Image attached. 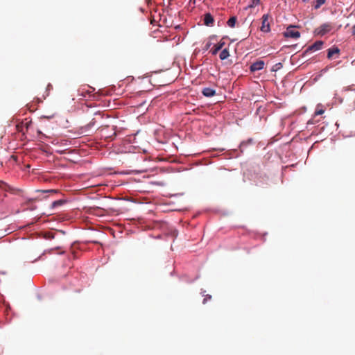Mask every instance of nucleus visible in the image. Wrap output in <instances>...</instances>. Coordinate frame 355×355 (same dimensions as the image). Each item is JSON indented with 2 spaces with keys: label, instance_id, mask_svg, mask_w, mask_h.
<instances>
[{
  "label": "nucleus",
  "instance_id": "obj_2",
  "mask_svg": "<svg viewBox=\"0 0 355 355\" xmlns=\"http://www.w3.org/2000/svg\"><path fill=\"white\" fill-rule=\"evenodd\" d=\"M323 45L322 41H316L314 44L309 46L302 53L303 55H305L311 52L315 51L320 50Z\"/></svg>",
  "mask_w": 355,
  "mask_h": 355
},
{
  "label": "nucleus",
  "instance_id": "obj_5",
  "mask_svg": "<svg viewBox=\"0 0 355 355\" xmlns=\"http://www.w3.org/2000/svg\"><path fill=\"white\" fill-rule=\"evenodd\" d=\"M202 94L206 97H212L216 95V90L211 87H205L202 90Z\"/></svg>",
  "mask_w": 355,
  "mask_h": 355
},
{
  "label": "nucleus",
  "instance_id": "obj_21",
  "mask_svg": "<svg viewBox=\"0 0 355 355\" xmlns=\"http://www.w3.org/2000/svg\"><path fill=\"white\" fill-rule=\"evenodd\" d=\"M261 81L263 82V87H265V82L263 80H261Z\"/></svg>",
  "mask_w": 355,
  "mask_h": 355
},
{
  "label": "nucleus",
  "instance_id": "obj_10",
  "mask_svg": "<svg viewBox=\"0 0 355 355\" xmlns=\"http://www.w3.org/2000/svg\"><path fill=\"white\" fill-rule=\"evenodd\" d=\"M229 55L230 54L228 50L227 49H225L220 52L219 57L220 60H223L227 59L229 57Z\"/></svg>",
  "mask_w": 355,
  "mask_h": 355
},
{
  "label": "nucleus",
  "instance_id": "obj_1",
  "mask_svg": "<svg viewBox=\"0 0 355 355\" xmlns=\"http://www.w3.org/2000/svg\"><path fill=\"white\" fill-rule=\"evenodd\" d=\"M333 26L329 23H325L316 28L314 31V34L319 36H323L330 32Z\"/></svg>",
  "mask_w": 355,
  "mask_h": 355
},
{
  "label": "nucleus",
  "instance_id": "obj_24",
  "mask_svg": "<svg viewBox=\"0 0 355 355\" xmlns=\"http://www.w3.org/2000/svg\"><path fill=\"white\" fill-rule=\"evenodd\" d=\"M37 132H38V134H42L41 131H40V130Z\"/></svg>",
  "mask_w": 355,
  "mask_h": 355
},
{
  "label": "nucleus",
  "instance_id": "obj_3",
  "mask_svg": "<svg viewBox=\"0 0 355 355\" xmlns=\"http://www.w3.org/2000/svg\"><path fill=\"white\" fill-rule=\"evenodd\" d=\"M284 35L286 37H291V38H294V39H297V38L300 37V32L297 31H295L293 26H290V27L287 28V29L284 32Z\"/></svg>",
  "mask_w": 355,
  "mask_h": 355
},
{
  "label": "nucleus",
  "instance_id": "obj_25",
  "mask_svg": "<svg viewBox=\"0 0 355 355\" xmlns=\"http://www.w3.org/2000/svg\"><path fill=\"white\" fill-rule=\"evenodd\" d=\"M206 299L205 298L203 300V303H205Z\"/></svg>",
  "mask_w": 355,
  "mask_h": 355
},
{
  "label": "nucleus",
  "instance_id": "obj_16",
  "mask_svg": "<svg viewBox=\"0 0 355 355\" xmlns=\"http://www.w3.org/2000/svg\"><path fill=\"white\" fill-rule=\"evenodd\" d=\"M36 192H38V193H57V191L56 190H53V189H49V190H36L35 191Z\"/></svg>",
  "mask_w": 355,
  "mask_h": 355
},
{
  "label": "nucleus",
  "instance_id": "obj_22",
  "mask_svg": "<svg viewBox=\"0 0 355 355\" xmlns=\"http://www.w3.org/2000/svg\"><path fill=\"white\" fill-rule=\"evenodd\" d=\"M303 2H306L308 1L309 0H302Z\"/></svg>",
  "mask_w": 355,
  "mask_h": 355
},
{
  "label": "nucleus",
  "instance_id": "obj_6",
  "mask_svg": "<svg viewBox=\"0 0 355 355\" xmlns=\"http://www.w3.org/2000/svg\"><path fill=\"white\" fill-rule=\"evenodd\" d=\"M214 22V17L210 13H206L204 16V24L207 26H213Z\"/></svg>",
  "mask_w": 355,
  "mask_h": 355
},
{
  "label": "nucleus",
  "instance_id": "obj_8",
  "mask_svg": "<svg viewBox=\"0 0 355 355\" xmlns=\"http://www.w3.org/2000/svg\"><path fill=\"white\" fill-rule=\"evenodd\" d=\"M0 189L4 191H12V189L7 183L1 180H0Z\"/></svg>",
  "mask_w": 355,
  "mask_h": 355
},
{
  "label": "nucleus",
  "instance_id": "obj_20",
  "mask_svg": "<svg viewBox=\"0 0 355 355\" xmlns=\"http://www.w3.org/2000/svg\"><path fill=\"white\" fill-rule=\"evenodd\" d=\"M352 35H355V25L352 27Z\"/></svg>",
  "mask_w": 355,
  "mask_h": 355
},
{
  "label": "nucleus",
  "instance_id": "obj_12",
  "mask_svg": "<svg viewBox=\"0 0 355 355\" xmlns=\"http://www.w3.org/2000/svg\"><path fill=\"white\" fill-rule=\"evenodd\" d=\"M65 203V200H55L54 202H52L51 204V208L52 209H54L55 207H58V206H60V205H62L63 204Z\"/></svg>",
  "mask_w": 355,
  "mask_h": 355
},
{
  "label": "nucleus",
  "instance_id": "obj_13",
  "mask_svg": "<svg viewBox=\"0 0 355 355\" xmlns=\"http://www.w3.org/2000/svg\"><path fill=\"white\" fill-rule=\"evenodd\" d=\"M282 68V64L281 62L275 64L271 69L272 71H277L279 69Z\"/></svg>",
  "mask_w": 355,
  "mask_h": 355
},
{
  "label": "nucleus",
  "instance_id": "obj_19",
  "mask_svg": "<svg viewBox=\"0 0 355 355\" xmlns=\"http://www.w3.org/2000/svg\"><path fill=\"white\" fill-rule=\"evenodd\" d=\"M94 125V121H91L89 124H87V127H92V125Z\"/></svg>",
  "mask_w": 355,
  "mask_h": 355
},
{
  "label": "nucleus",
  "instance_id": "obj_14",
  "mask_svg": "<svg viewBox=\"0 0 355 355\" xmlns=\"http://www.w3.org/2000/svg\"><path fill=\"white\" fill-rule=\"evenodd\" d=\"M325 2H326V0H317L316 3L314 5V8L318 9Z\"/></svg>",
  "mask_w": 355,
  "mask_h": 355
},
{
  "label": "nucleus",
  "instance_id": "obj_23",
  "mask_svg": "<svg viewBox=\"0 0 355 355\" xmlns=\"http://www.w3.org/2000/svg\"><path fill=\"white\" fill-rule=\"evenodd\" d=\"M267 31L268 32L269 31V25L268 24V29H267Z\"/></svg>",
  "mask_w": 355,
  "mask_h": 355
},
{
  "label": "nucleus",
  "instance_id": "obj_17",
  "mask_svg": "<svg viewBox=\"0 0 355 355\" xmlns=\"http://www.w3.org/2000/svg\"><path fill=\"white\" fill-rule=\"evenodd\" d=\"M262 20H263V21H262V26H261V30L262 31H266V30H265V27H266V26H265V23H266V15H263L262 16Z\"/></svg>",
  "mask_w": 355,
  "mask_h": 355
},
{
  "label": "nucleus",
  "instance_id": "obj_18",
  "mask_svg": "<svg viewBox=\"0 0 355 355\" xmlns=\"http://www.w3.org/2000/svg\"><path fill=\"white\" fill-rule=\"evenodd\" d=\"M324 110L322 109H320V110H317L315 112V115H320V114H322L324 113Z\"/></svg>",
  "mask_w": 355,
  "mask_h": 355
},
{
  "label": "nucleus",
  "instance_id": "obj_7",
  "mask_svg": "<svg viewBox=\"0 0 355 355\" xmlns=\"http://www.w3.org/2000/svg\"><path fill=\"white\" fill-rule=\"evenodd\" d=\"M339 53H340V49L338 47L334 46L333 48H330L328 49L327 58L329 59H331L334 56V55H335V54L338 55Z\"/></svg>",
  "mask_w": 355,
  "mask_h": 355
},
{
  "label": "nucleus",
  "instance_id": "obj_4",
  "mask_svg": "<svg viewBox=\"0 0 355 355\" xmlns=\"http://www.w3.org/2000/svg\"><path fill=\"white\" fill-rule=\"evenodd\" d=\"M265 62L263 60H258L252 63L250 67L252 72H255L263 69Z\"/></svg>",
  "mask_w": 355,
  "mask_h": 355
},
{
  "label": "nucleus",
  "instance_id": "obj_11",
  "mask_svg": "<svg viewBox=\"0 0 355 355\" xmlns=\"http://www.w3.org/2000/svg\"><path fill=\"white\" fill-rule=\"evenodd\" d=\"M236 22V17H232L229 19L227 24L230 27L234 28L235 26Z\"/></svg>",
  "mask_w": 355,
  "mask_h": 355
},
{
  "label": "nucleus",
  "instance_id": "obj_9",
  "mask_svg": "<svg viewBox=\"0 0 355 355\" xmlns=\"http://www.w3.org/2000/svg\"><path fill=\"white\" fill-rule=\"evenodd\" d=\"M224 44V42H219L216 46H214V49L211 50L212 54L216 55L218 51L223 48Z\"/></svg>",
  "mask_w": 355,
  "mask_h": 355
},
{
  "label": "nucleus",
  "instance_id": "obj_15",
  "mask_svg": "<svg viewBox=\"0 0 355 355\" xmlns=\"http://www.w3.org/2000/svg\"><path fill=\"white\" fill-rule=\"evenodd\" d=\"M261 0H250V3L249 4L250 8H253L260 3Z\"/></svg>",
  "mask_w": 355,
  "mask_h": 355
}]
</instances>
